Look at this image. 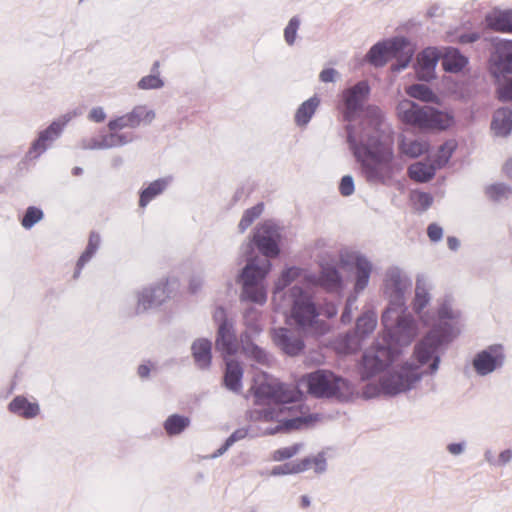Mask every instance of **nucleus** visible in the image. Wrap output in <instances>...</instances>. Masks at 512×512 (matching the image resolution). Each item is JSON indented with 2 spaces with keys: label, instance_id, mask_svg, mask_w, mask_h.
Masks as SVG:
<instances>
[{
  "label": "nucleus",
  "instance_id": "obj_4",
  "mask_svg": "<svg viewBox=\"0 0 512 512\" xmlns=\"http://www.w3.org/2000/svg\"><path fill=\"white\" fill-rule=\"evenodd\" d=\"M298 389H306L315 397H333L341 401L349 400L355 393L352 384L328 370H318L303 376L298 382Z\"/></svg>",
  "mask_w": 512,
  "mask_h": 512
},
{
  "label": "nucleus",
  "instance_id": "obj_22",
  "mask_svg": "<svg viewBox=\"0 0 512 512\" xmlns=\"http://www.w3.org/2000/svg\"><path fill=\"white\" fill-rule=\"evenodd\" d=\"M315 305L311 301L310 297L301 295L294 301L292 308L293 320H314L318 316Z\"/></svg>",
  "mask_w": 512,
  "mask_h": 512
},
{
  "label": "nucleus",
  "instance_id": "obj_7",
  "mask_svg": "<svg viewBox=\"0 0 512 512\" xmlns=\"http://www.w3.org/2000/svg\"><path fill=\"white\" fill-rule=\"evenodd\" d=\"M414 54V48L405 38H394L374 45L367 54L368 61L375 66H383L390 59H397L393 71H400L408 66Z\"/></svg>",
  "mask_w": 512,
  "mask_h": 512
},
{
  "label": "nucleus",
  "instance_id": "obj_28",
  "mask_svg": "<svg viewBox=\"0 0 512 512\" xmlns=\"http://www.w3.org/2000/svg\"><path fill=\"white\" fill-rule=\"evenodd\" d=\"M242 369L239 364L232 360L226 361L225 385L233 392L241 390Z\"/></svg>",
  "mask_w": 512,
  "mask_h": 512
},
{
  "label": "nucleus",
  "instance_id": "obj_1",
  "mask_svg": "<svg viewBox=\"0 0 512 512\" xmlns=\"http://www.w3.org/2000/svg\"><path fill=\"white\" fill-rule=\"evenodd\" d=\"M383 334L367 348L360 363V375L368 383L362 389L366 399L396 396L416 389L423 377L439 369V348L452 341L459 330L450 322H438L418 343L412 357L401 362L403 348L416 335L414 322H388Z\"/></svg>",
  "mask_w": 512,
  "mask_h": 512
},
{
  "label": "nucleus",
  "instance_id": "obj_56",
  "mask_svg": "<svg viewBox=\"0 0 512 512\" xmlns=\"http://www.w3.org/2000/svg\"><path fill=\"white\" fill-rule=\"evenodd\" d=\"M484 459L487 463H489L490 465L494 466L495 467V460L496 458L494 457V453L492 450L490 449H487L485 452H484Z\"/></svg>",
  "mask_w": 512,
  "mask_h": 512
},
{
  "label": "nucleus",
  "instance_id": "obj_14",
  "mask_svg": "<svg viewBox=\"0 0 512 512\" xmlns=\"http://www.w3.org/2000/svg\"><path fill=\"white\" fill-rule=\"evenodd\" d=\"M280 234L271 225L263 224L256 230L253 241L259 251L267 258L277 257L279 250Z\"/></svg>",
  "mask_w": 512,
  "mask_h": 512
},
{
  "label": "nucleus",
  "instance_id": "obj_53",
  "mask_svg": "<svg viewBox=\"0 0 512 512\" xmlns=\"http://www.w3.org/2000/svg\"><path fill=\"white\" fill-rule=\"evenodd\" d=\"M336 75H337L336 70H334L332 68H328V69H324L320 73L319 77L322 82L328 83V82L334 81Z\"/></svg>",
  "mask_w": 512,
  "mask_h": 512
},
{
  "label": "nucleus",
  "instance_id": "obj_15",
  "mask_svg": "<svg viewBox=\"0 0 512 512\" xmlns=\"http://www.w3.org/2000/svg\"><path fill=\"white\" fill-rule=\"evenodd\" d=\"M491 72L498 79L506 73H512V41L496 43L491 59Z\"/></svg>",
  "mask_w": 512,
  "mask_h": 512
},
{
  "label": "nucleus",
  "instance_id": "obj_47",
  "mask_svg": "<svg viewBox=\"0 0 512 512\" xmlns=\"http://www.w3.org/2000/svg\"><path fill=\"white\" fill-rule=\"evenodd\" d=\"M414 201L423 210L427 209L433 202V198L430 194L425 192H417L414 194Z\"/></svg>",
  "mask_w": 512,
  "mask_h": 512
},
{
  "label": "nucleus",
  "instance_id": "obj_55",
  "mask_svg": "<svg viewBox=\"0 0 512 512\" xmlns=\"http://www.w3.org/2000/svg\"><path fill=\"white\" fill-rule=\"evenodd\" d=\"M479 39L478 33H469V34H463L459 37V42L466 44V43H472Z\"/></svg>",
  "mask_w": 512,
  "mask_h": 512
},
{
  "label": "nucleus",
  "instance_id": "obj_33",
  "mask_svg": "<svg viewBox=\"0 0 512 512\" xmlns=\"http://www.w3.org/2000/svg\"><path fill=\"white\" fill-rule=\"evenodd\" d=\"M190 424V419L181 415L169 416L165 423L164 428L169 435H178L184 431Z\"/></svg>",
  "mask_w": 512,
  "mask_h": 512
},
{
  "label": "nucleus",
  "instance_id": "obj_59",
  "mask_svg": "<svg viewBox=\"0 0 512 512\" xmlns=\"http://www.w3.org/2000/svg\"><path fill=\"white\" fill-rule=\"evenodd\" d=\"M447 244L451 250H456L459 246V241L455 237H448Z\"/></svg>",
  "mask_w": 512,
  "mask_h": 512
},
{
  "label": "nucleus",
  "instance_id": "obj_61",
  "mask_svg": "<svg viewBox=\"0 0 512 512\" xmlns=\"http://www.w3.org/2000/svg\"><path fill=\"white\" fill-rule=\"evenodd\" d=\"M300 505L303 507V508H306L310 505V499L308 496L304 495L301 497V500H300Z\"/></svg>",
  "mask_w": 512,
  "mask_h": 512
},
{
  "label": "nucleus",
  "instance_id": "obj_37",
  "mask_svg": "<svg viewBox=\"0 0 512 512\" xmlns=\"http://www.w3.org/2000/svg\"><path fill=\"white\" fill-rule=\"evenodd\" d=\"M430 294L425 283L417 281L415 288V298L413 301V309L416 312H421L429 303Z\"/></svg>",
  "mask_w": 512,
  "mask_h": 512
},
{
  "label": "nucleus",
  "instance_id": "obj_34",
  "mask_svg": "<svg viewBox=\"0 0 512 512\" xmlns=\"http://www.w3.org/2000/svg\"><path fill=\"white\" fill-rule=\"evenodd\" d=\"M241 345L244 353L254 359L259 364H267L269 359L267 354L260 349L258 346L254 345L249 341V338L247 335L243 336L241 338Z\"/></svg>",
  "mask_w": 512,
  "mask_h": 512
},
{
  "label": "nucleus",
  "instance_id": "obj_23",
  "mask_svg": "<svg viewBox=\"0 0 512 512\" xmlns=\"http://www.w3.org/2000/svg\"><path fill=\"white\" fill-rule=\"evenodd\" d=\"M9 410L21 417L31 419L39 414L40 408L38 403L30 402L23 396H17L10 402Z\"/></svg>",
  "mask_w": 512,
  "mask_h": 512
},
{
  "label": "nucleus",
  "instance_id": "obj_54",
  "mask_svg": "<svg viewBox=\"0 0 512 512\" xmlns=\"http://www.w3.org/2000/svg\"><path fill=\"white\" fill-rule=\"evenodd\" d=\"M506 187L503 185H493L488 189V193L492 198L498 199L500 196L505 195Z\"/></svg>",
  "mask_w": 512,
  "mask_h": 512
},
{
  "label": "nucleus",
  "instance_id": "obj_26",
  "mask_svg": "<svg viewBox=\"0 0 512 512\" xmlns=\"http://www.w3.org/2000/svg\"><path fill=\"white\" fill-rule=\"evenodd\" d=\"M63 125L53 122L46 130L40 133L38 139L33 143L32 150L36 154L42 153L47 148V143L55 140L61 133Z\"/></svg>",
  "mask_w": 512,
  "mask_h": 512
},
{
  "label": "nucleus",
  "instance_id": "obj_5",
  "mask_svg": "<svg viewBox=\"0 0 512 512\" xmlns=\"http://www.w3.org/2000/svg\"><path fill=\"white\" fill-rule=\"evenodd\" d=\"M402 122L420 130L443 131L454 125V116L430 106L420 107L410 100H403L397 107Z\"/></svg>",
  "mask_w": 512,
  "mask_h": 512
},
{
  "label": "nucleus",
  "instance_id": "obj_35",
  "mask_svg": "<svg viewBox=\"0 0 512 512\" xmlns=\"http://www.w3.org/2000/svg\"><path fill=\"white\" fill-rule=\"evenodd\" d=\"M456 148V140L450 139L446 141L439 147L433 162L436 164L438 168L445 166L448 163L449 159L451 158L453 152L456 150Z\"/></svg>",
  "mask_w": 512,
  "mask_h": 512
},
{
  "label": "nucleus",
  "instance_id": "obj_46",
  "mask_svg": "<svg viewBox=\"0 0 512 512\" xmlns=\"http://www.w3.org/2000/svg\"><path fill=\"white\" fill-rule=\"evenodd\" d=\"M339 191L343 196H350L351 194H353L354 182L351 176L346 175L342 177L339 185Z\"/></svg>",
  "mask_w": 512,
  "mask_h": 512
},
{
  "label": "nucleus",
  "instance_id": "obj_27",
  "mask_svg": "<svg viewBox=\"0 0 512 512\" xmlns=\"http://www.w3.org/2000/svg\"><path fill=\"white\" fill-rule=\"evenodd\" d=\"M436 169L438 167L434 162L432 164L416 162L408 168V175L416 182H427L433 178Z\"/></svg>",
  "mask_w": 512,
  "mask_h": 512
},
{
  "label": "nucleus",
  "instance_id": "obj_43",
  "mask_svg": "<svg viewBox=\"0 0 512 512\" xmlns=\"http://www.w3.org/2000/svg\"><path fill=\"white\" fill-rule=\"evenodd\" d=\"M163 81L158 75H147L140 79L138 87L142 90L158 89L163 86Z\"/></svg>",
  "mask_w": 512,
  "mask_h": 512
},
{
  "label": "nucleus",
  "instance_id": "obj_2",
  "mask_svg": "<svg viewBox=\"0 0 512 512\" xmlns=\"http://www.w3.org/2000/svg\"><path fill=\"white\" fill-rule=\"evenodd\" d=\"M250 391L257 406L249 412V419L254 422L275 424L264 428L262 433L275 434L285 429H301L316 421V416L308 413L296 402L297 393L279 383L263 372L253 378Z\"/></svg>",
  "mask_w": 512,
  "mask_h": 512
},
{
  "label": "nucleus",
  "instance_id": "obj_48",
  "mask_svg": "<svg viewBox=\"0 0 512 512\" xmlns=\"http://www.w3.org/2000/svg\"><path fill=\"white\" fill-rule=\"evenodd\" d=\"M512 460V450L505 449L501 451L495 460V467L501 468L509 464Z\"/></svg>",
  "mask_w": 512,
  "mask_h": 512
},
{
  "label": "nucleus",
  "instance_id": "obj_42",
  "mask_svg": "<svg viewBox=\"0 0 512 512\" xmlns=\"http://www.w3.org/2000/svg\"><path fill=\"white\" fill-rule=\"evenodd\" d=\"M43 217L41 209L30 206L27 208L25 215L22 218L21 224L24 228L29 229Z\"/></svg>",
  "mask_w": 512,
  "mask_h": 512
},
{
  "label": "nucleus",
  "instance_id": "obj_40",
  "mask_svg": "<svg viewBox=\"0 0 512 512\" xmlns=\"http://www.w3.org/2000/svg\"><path fill=\"white\" fill-rule=\"evenodd\" d=\"M302 273L303 270L296 267H291L283 271L275 284V292L285 289L289 284H291L292 281L299 278Z\"/></svg>",
  "mask_w": 512,
  "mask_h": 512
},
{
  "label": "nucleus",
  "instance_id": "obj_39",
  "mask_svg": "<svg viewBox=\"0 0 512 512\" xmlns=\"http://www.w3.org/2000/svg\"><path fill=\"white\" fill-rule=\"evenodd\" d=\"M304 448L302 443H295L290 446L282 447L272 453L271 459L273 461H284L298 455Z\"/></svg>",
  "mask_w": 512,
  "mask_h": 512
},
{
  "label": "nucleus",
  "instance_id": "obj_12",
  "mask_svg": "<svg viewBox=\"0 0 512 512\" xmlns=\"http://www.w3.org/2000/svg\"><path fill=\"white\" fill-rule=\"evenodd\" d=\"M313 468L316 473H323L326 470V458L323 453L316 456L306 457L298 461L285 463L272 468L270 475L280 476L298 474Z\"/></svg>",
  "mask_w": 512,
  "mask_h": 512
},
{
  "label": "nucleus",
  "instance_id": "obj_18",
  "mask_svg": "<svg viewBox=\"0 0 512 512\" xmlns=\"http://www.w3.org/2000/svg\"><path fill=\"white\" fill-rule=\"evenodd\" d=\"M439 53L434 48L423 50L417 57L416 73L419 79L428 81L434 77Z\"/></svg>",
  "mask_w": 512,
  "mask_h": 512
},
{
  "label": "nucleus",
  "instance_id": "obj_11",
  "mask_svg": "<svg viewBox=\"0 0 512 512\" xmlns=\"http://www.w3.org/2000/svg\"><path fill=\"white\" fill-rule=\"evenodd\" d=\"M504 359L505 356L502 346L491 345L475 355L473 367L478 375L486 376L501 368Z\"/></svg>",
  "mask_w": 512,
  "mask_h": 512
},
{
  "label": "nucleus",
  "instance_id": "obj_58",
  "mask_svg": "<svg viewBox=\"0 0 512 512\" xmlns=\"http://www.w3.org/2000/svg\"><path fill=\"white\" fill-rule=\"evenodd\" d=\"M231 446L225 441L224 445L221 446L212 456L211 458H217L223 455Z\"/></svg>",
  "mask_w": 512,
  "mask_h": 512
},
{
  "label": "nucleus",
  "instance_id": "obj_64",
  "mask_svg": "<svg viewBox=\"0 0 512 512\" xmlns=\"http://www.w3.org/2000/svg\"><path fill=\"white\" fill-rule=\"evenodd\" d=\"M336 315V309L335 307H331L329 310H328V317H333Z\"/></svg>",
  "mask_w": 512,
  "mask_h": 512
},
{
  "label": "nucleus",
  "instance_id": "obj_32",
  "mask_svg": "<svg viewBox=\"0 0 512 512\" xmlns=\"http://www.w3.org/2000/svg\"><path fill=\"white\" fill-rule=\"evenodd\" d=\"M99 244H100L99 235L96 233H91L90 237H89L88 245L77 262L76 271L74 273V278H78V276L81 273L82 268L92 258V256L98 249Z\"/></svg>",
  "mask_w": 512,
  "mask_h": 512
},
{
  "label": "nucleus",
  "instance_id": "obj_17",
  "mask_svg": "<svg viewBox=\"0 0 512 512\" xmlns=\"http://www.w3.org/2000/svg\"><path fill=\"white\" fill-rule=\"evenodd\" d=\"M375 322H357L356 329L352 333L345 335L339 342L337 349L341 353H353L359 347L361 340L365 335L373 332Z\"/></svg>",
  "mask_w": 512,
  "mask_h": 512
},
{
  "label": "nucleus",
  "instance_id": "obj_6",
  "mask_svg": "<svg viewBox=\"0 0 512 512\" xmlns=\"http://www.w3.org/2000/svg\"><path fill=\"white\" fill-rule=\"evenodd\" d=\"M154 110L146 105H137L130 112L118 116L108 122L110 134L103 138L101 148L122 146L132 142L135 135L132 132L122 133L123 129H135L140 125H148L155 119Z\"/></svg>",
  "mask_w": 512,
  "mask_h": 512
},
{
  "label": "nucleus",
  "instance_id": "obj_3",
  "mask_svg": "<svg viewBox=\"0 0 512 512\" xmlns=\"http://www.w3.org/2000/svg\"><path fill=\"white\" fill-rule=\"evenodd\" d=\"M365 123L363 135L359 143L347 127L348 141L354 149L368 181L387 184L395 171L400 170L393 162V139L380 130L383 114L379 107L369 105L365 108Z\"/></svg>",
  "mask_w": 512,
  "mask_h": 512
},
{
  "label": "nucleus",
  "instance_id": "obj_62",
  "mask_svg": "<svg viewBox=\"0 0 512 512\" xmlns=\"http://www.w3.org/2000/svg\"><path fill=\"white\" fill-rule=\"evenodd\" d=\"M506 173L509 175V176H512V161H508L506 164H505V167H504Z\"/></svg>",
  "mask_w": 512,
  "mask_h": 512
},
{
  "label": "nucleus",
  "instance_id": "obj_45",
  "mask_svg": "<svg viewBox=\"0 0 512 512\" xmlns=\"http://www.w3.org/2000/svg\"><path fill=\"white\" fill-rule=\"evenodd\" d=\"M497 93L500 101L507 102L512 100V78L501 84Z\"/></svg>",
  "mask_w": 512,
  "mask_h": 512
},
{
  "label": "nucleus",
  "instance_id": "obj_10",
  "mask_svg": "<svg viewBox=\"0 0 512 512\" xmlns=\"http://www.w3.org/2000/svg\"><path fill=\"white\" fill-rule=\"evenodd\" d=\"M178 286L176 280H167L154 287L144 288L137 296V311L144 312L162 305L175 295Z\"/></svg>",
  "mask_w": 512,
  "mask_h": 512
},
{
  "label": "nucleus",
  "instance_id": "obj_44",
  "mask_svg": "<svg viewBox=\"0 0 512 512\" xmlns=\"http://www.w3.org/2000/svg\"><path fill=\"white\" fill-rule=\"evenodd\" d=\"M299 28V20L296 17H293L284 30V37L286 42L289 45H292L295 42L296 33Z\"/></svg>",
  "mask_w": 512,
  "mask_h": 512
},
{
  "label": "nucleus",
  "instance_id": "obj_21",
  "mask_svg": "<svg viewBox=\"0 0 512 512\" xmlns=\"http://www.w3.org/2000/svg\"><path fill=\"white\" fill-rule=\"evenodd\" d=\"M486 23L494 31L512 33V10L495 9L486 16Z\"/></svg>",
  "mask_w": 512,
  "mask_h": 512
},
{
  "label": "nucleus",
  "instance_id": "obj_57",
  "mask_svg": "<svg viewBox=\"0 0 512 512\" xmlns=\"http://www.w3.org/2000/svg\"><path fill=\"white\" fill-rule=\"evenodd\" d=\"M150 367L146 364L140 365L138 368V374L141 378H145L149 375Z\"/></svg>",
  "mask_w": 512,
  "mask_h": 512
},
{
  "label": "nucleus",
  "instance_id": "obj_36",
  "mask_svg": "<svg viewBox=\"0 0 512 512\" xmlns=\"http://www.w3.org/2000/svg\"><path fill=\"white\" fill-rule=\"evenodd\" d=\"M406 93L424 102H437L436 95L424 84H414L406 89Z\"/></svg>",
  "mask_w": 512,
  "mask_h": 512
},
{
  "label": "nucleus",
  "instance_id": "obj_13",
  "mask_svg": "<svg viewBox=\"0 0 512 512\" xmlns=\"http://www.w3.org/2000/svg\"><path fill=\"white\" fill-rule=\"evenodd\" d=\"M272 337L274 343L286 354L296 355L302 349L300 325L275 328Z\"/></svg>",
  "mask_w": 512,
  "mask_h": 512
},
{
  "label": "nucleus",
  "instance_id": "obj_41",
  "mask_svg": "<svg viewBox=\"0 0 512 512\" xmlns=\"http://www.w3.org/2000/svg\"><path fill=\"white\" fill-rule=\"evenodd\" d=\"M263 210L264 205L262 203L247 209L239 222V230L244 232L262 214Z\"/></svg>",
  "mask_w": 512,
  "mask_h": 512
},
{
  "label": "nucleus",
  "instance_id": "obj_52",
  "mask_svg": "<svg viewBox=\"0 0 512 512\" xmlns=\"http://www.w3.org/2000/svg\"><path fill=\"white\" fill-rule=\"evenodd\" d=\"M465 449H466L465 441H462L459 443H450L447 445V451L453 456L461 455L462 453H464Z\"/></svg>",
  "mask_w": 512,
  "mask_h": 512
},
{
  "label": "nucleus",
  "instance_id": "obj_30",
  "mask_svg": "<svg viewBox=\"0 0 512 512\" xmlns=\"http://www.w3.org/2000/svg\"><path fill=\"white\" fill-rule=\"evenodd\" d=\"M319 102L320 101L317 97H312L302 103L295 114L296 123L300 126L306 125L315 113Z\"/></svg>",
  "mask_w": 512,
  "mask_h": 512
},
{
  "label": "nucleus",
  "instance_id": "obj_16",
  "mask_svg": "<svg viewBox=\"0 0 512 512\" xmlns=\"http://www.w3.org/2000/svg\"><path fill=\"white\" fill-rule=\"evenodd\" d=\"M343 262L345 265H351L355 268V291L358 293L364 290L368 285L372 272L370 261L360 254L352 253Z\"/></svg>",
  "mask_w": 512,
  "mask_h": 512
},
{
  "label": "nucleus",
  "instance_id": "obj_31",
  "mask_svg": "<svg viewBox=\"0 0 512 512\" xmlns=\"http://www.w3.org/2000/svg\"><path fill=\"white\" fill-rule=\"evenodd\" d=\"M167 187V181L164 179H158L149 184L141 194L139 199L140 207L144 208L150 203L155 197L160 195Z\"/></svg>",
  "mask_w": 512,
  "mask_h": 512
},
{
  "label": "nucleus",
  "instance_id": "obj_50",
  "mask_svg": "<svg viewBox=\"0 0 512 512\" xmlns=\"http://www.w3.org/2000/svg\"><path fill=\"white\" fill-rule=\"evenodd\" d=\"M88 119L92 122L101 123L106 119V114L101 107H94L88 114Z\"/></svg>",
  "mask_w": 512,
  "mask_h": 512
},
{
  "label": "nucleus",
  "instance_id": "obj_29",
  "mask_svg": "<svg viewBox=\"0 0 512 512\" xmlns=\"http://www.w3.org/2000/svg\"><path fill=\"white\" fill-rule=\"evenodd\" d=\"M467 64V59L461 55L456 49H449L443 56L442 66L444 70L449 72H459Z\"/></svg>",
  "mask_w": 512,
  "mask_h": 512
},
{
  "label": "nucleus",
  "instance_id": "obj_8",
  "mask_svg": "<svg viewBox=\"0 0 512 512\" xmlns=\"http://www.w3.org/2000/svg\"><path fill=\"white\" fill-rule=\"evenodd\" d=\"M270 270L271 262L268 259H254L246 265L242 272L244 299L257 304L266 302L267 295L262 281Z\"/></svg>",
  "mask_w": 512,
  "mask_h": 512
},
{
  "label": "nucleus",
  "instance_id": "obj_38",
  "mask_svg": "<svg viewBox=\"0 0 512 512\" xmlns=\"http://www.w3.org/2000/svg\"><path fill=\"white\" fill-rule=\"evenodd\" d=\"M400 149L405 155L416 158L428 150V144L418 140L403 141L400 145Z\"/></svg>",
  "mask_w": 512,
  "mask_h": 512
},
{
  "label": "nucleus",
  "instance_id": "obj_51",
  "mask_svg": "<svg viewBox=\"0 0 512 512\" xmlns=\"http://www.w3.org/2000/svg\"><path fill=\"white\" fill-rule=\"evenodd\" d=\"M427 234L431 241H438L442 238L443 230L437 224H430L427 228Z\"/></svg>",
  "mask_w": 512,
  "mask_h": 512
},
{
  "label": "nucleus",
  "instance_id": "obj_19",
  "mask_svg": "<svg viewBox=\"0 0 512 512\" xmlns=\"http://www.w3.org/2000/svg\"><path fill=\"white\" fill-rule=\"evenodd\" d=\"M216 345L219 349L233 354L239 347L232 322H222L218 329Z\"/></svg>",
  "mask_w": 512,
  "mask_h": 512
},
{
  "label": "nucleus",
  "instance_id": "obj_24",
  "mask_svg": "<svg viewBox=\"0 0 512 512\" xmlns=\"http://www.w3.org/2000/svg\"><path fill=\"white\" fill-rule=\"evenodd\" d=\"M308 281L314 285H319L326 290H337L341 287V277L334 267L323 268L318 278L309 277Z\"/></svg>",
  "mask_w": 512,
  "mask_h": 512
},
{
  "label": "nucleus",
  "instance_id": "obj_60",
  "mask_svg": "<svg viewBox=\"0 0 512 512\" xmlns=\"http://www.w3.org/2000/svg\"><path fill=\"white\" fill-rule=\"evenodd\" d=\"M199 287L200 282L198 280H192L189 285V290L191 293H195Z\"/></svg>",
  "mask_w": 512,
  "mask_h": 512
},
{
  "label": "nucleus",
  "instance_id": "obj_20",
  "mask_svg": "<svg viewBox=\"0 0 512 512\" xmlns=\"http://www.w3.org/2000/svg\"><path fill=\"white\" fill-rule=\"evenodd\" d=\"M211 342L204 338L196 339L191 345V353L195 365L199 369H207L211 364Z\"/></svg>",
  "mask_w": 512,
  "mask_h": 512
},
{
  "label": "nucleus",
  "instance_id": "obj_25",
  "mask_svg": "<svg viewBox=\"0 0 512 512\" xmlns=\"http://www.w3.org/2000/svg\"><path fill=\"white\" fill-rule=\"evenodd\" d=\"M491 129L496 135H508L512 130V111L507 108L498 109L493 116Z\"/></svg>",
  "mask_w": 512,
  "mask_h": 512
},
{
  "label": "nucleus",
  "instance_id": "obj_49",
  "mask_svg": "<svg viewBox=\"0 0 512 512\" xmlns=\"http://www.w3.org/2000/svg\"><path fill=\"white\" fill-rule=\"evenodd\" d=\"M248 435L247 428H240L235 430L227 439L228 445L232 446L234 443L244 439Z\"/></svg>",
  "mask_w": 512,
  "mask_h": 512
},
{
  "label": "nucleus",
  "instance_id": "obj_63",
  "mask_svg": "<svg viewBox=\"0 0 512 512\" xmlns=\"http://www.w3.org/2000/svg\"><path fill=\"white\" fill-rule=\"evenodd\" d=\"M218 316L220 318H224L225 317V312H224V310L222 308L217 309L215 317H218Z\"/></svg>",
  "mask_w": 512,
  "mask_h": 512
},
{
  "label": "nucleus",
  "instance_id": "obj_9",
  "mask_svg": "<svg viewBox=\"0 0 512 512\" xmlns=\"http://www.w3.org/2000/svg\"><path fill=\"white\" fill-rule=\"evenodd\" d=\"M369 94L370 87L366 81H360L342 91L337 107L345 121L351 122L359 116Z\"/></svg>",
  "mask_w": 512,
  "mask_h": 512
}]
</instances>
